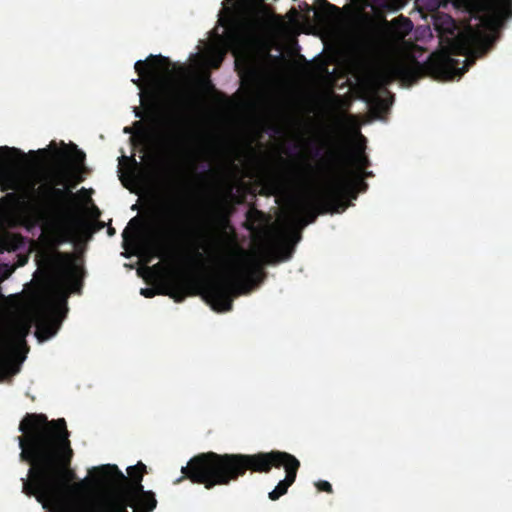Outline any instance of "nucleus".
<instances>
[{
    "label": "nucleus",
    "mask_w": 512,
    "mask_h": 512,
    "mask_svg": "<svg viewBox=\"0 0 512 512\" xmlns=\"http://www.w3.org/2000/svg\"><path fill=\"white\" fill-rule=\"evenodd\" d=\"M135 116L138 118H143V112L140 110V108L136 107L134 109Z\"/></svg>",
    "instance_id": "obj_35"
},
{
    "label": "nucleus",
    "mask_w": 512,
    "mask_h": 512,
    "mask_svg": "<svg viewBox=\"0 0 512 512\" xmlns=\"http://www.w3.org/2000/svg\"><path fill=\"white\" fill-rule=\"evenodd\" d=\"M95 472L102 482L115 480L125 485L115 489L103 498L74 507L69 512H129L127 509L129 501L142 494L152 493V491L144 490L142 476H138V481L128 483V478L116 465H102L95 468Z\"/></svg>",
    "instance_id": "obj_7"
},
{
    "label": "nucleus",
    "mask_w": 512,
    "mask_h": 512,
    "mask_svg": "<svg viewBox=\"0 0 512 512\" xmlns=\"http://www.w3.org/2000/svg\"><path fill=\"white\" fill-rule=\"evenodd\" d=\"M133 83L136 84L139 87H141V85H142V82H141L140 79L133 80Z\"/></svg>",
    "instance_id": "obj_38"
},
{
    "label": "nucleus",
    "mask_w": 512,
    "mask_h": 512,
    "mask_svg": "<svg viewBox=\"0 0 512 512\" xmlns=\"http://www.w3.org/2000/svg\"><path fill=\"white\" fill-rule=\"evenodd\" d=\"M39 153H46V150L45 149H42V150H38Z\"/></svg>",
    "instance_id": "obj_46"
},
{
    "label": "nucleus",
    "mask_w": 512,
    "mask_h": 512,
    "mask_svg": "<svg viewBox=\"0 0 512 512\" xmlns=\"http://www.w3.org/2000/svg\"><path fill=\"white\" fill-rule=\"evenodd\" d=\"M157 506V499L154 492L142 494L141 496L129 501L128 507L133 512H152Z\"/></svg>",
    "instance_id": "obj_19"
},
{
    "label": "nucleus",
    "mask_w": 512,
    "mask_h": 512,
    "mask_svg": "<svg viewBox=\"0 0 512 512\" xmlns=\"http://www.w3.org/2000/svg\"><path fill=\"white\" fill-rule=\"evenodd\" d=\"M314 155H315V156H319V155H320V150H319V149H316V150H315Z\"/></svg>",
    "instance_id": "obj_42"
},
{
    "label": "nucleus",
    "mask_w": 512,
    "mask_h": 512,
    "mask_svg": "<svg viewBox=\"0 0 512 512\" xmlns=\"http://www.w3.org/2000/svg\"><path fill=\"white\" fill-rule=\"evenodd\" d=\"M373 176V173L372 172H366L365 170L360 173H355V180H352V182L354 183V189L351 190L349 193H348V196L352 195L354 198L357 197V191H356V186L359 185L361 186V190L362 191H365L368 187L367 183H365L363 181L364 177H372Z\"/></svg>",
    "instance_id": "obj_25"
},
{
    "label": "nucleus",
    "mask_w": 512,
    "mask_h": 512,
    "mask_svg": "<svg viewBox=\"0 0 512 512\" xmlns=\"http://www.w3.org/2000/svg\"><path fill=\"white\" fill-rule=\"evenodd\" d=\"M222 60H223V57L220 56V55H217V56H213L210 60V65L214 68V69H217L220 67L221 63H222Z\"/></svg>",
    "instance_id": "obj_33"
},
{
    "label": "nucleus",
    "mask_w": 512,
    "mask_h": 512,
    "mask_svg": "<svg viewBox=\"0 0 512 512\" xmlns=\"http://www.w3.org/2000/svg\"><path fill=\"white\" fill-rule=\"evenodd\" d=\"M207 84L211 87H213V85L211 84V81L207 80Z\"/></svg>",
    "instance_id": "obj_47"
},
{
    "label": "nucleus",
    "mask_w": 512,
    "mask_h": 512,
    "mask_svg": "<svg viewBox=\"0 0 512 512\" xmlns=\"http://www.w3.org/2000/svg\"><path fill=\"white\" fill-rule=\"evenodd\" d=\"M169 176L170 179H180V176H182V170L178 164L173 163V165L169 166Z\"/></svg>",
    "instance_id": "obj_31"
},
{
    "label": "nucleus",
    "mask_w": 512,
    "mask_h": 512,
    "mask_svg": "<svg viewBox=\"0 0 512 512\" xmlns=\"http://www.w3.org/2000/svg\"><path fill=\"white\" fill-rule=\"evenodd\" d=\"M140 293L146 298H152L156 294H161L160 291L158 292L154 288H142Z\"/></svg>",
    "instance_id": "obj_32"
},
{
    "label": "nucleus",
    "mask_w": 512,
    "mask_h": 512,
    "mask_svg": "<svg viewBox=\"0 0 512 512\" xmlns=\"http://www.w3.org/2000/svg\"><path fill=\"white\" fill-rule=\"evenodd\" d=\"M83 181V178L82 177H79L76 181V183H74L71 187L74 188L76 186L77 183Z\"/></svg>",
    "instance_id": "obj_40"
},
{
    "label": "nucleus",
    "mask_w": 512,
    "mask_h": 512,
    "mask_svg": "<svg viewBox=\"0 0 512 512\" xmlns=\"http://www.w3.org/2000/svg\"><path fill=\"white\" fill-rule=\"evenodd\" d=\"M293 249L287 245H282L277 253H269L266 256V263H276L279 261L288 260L291 258Z\"/></svg>",
    "instance_id": "obj_23"
},
{
    "label": "nucleus",
    "mask_w": 512,
    "mask_h": 512,
    "mask_svg": "<svg viewBox=\"0 0 512 512\" xmlns=\"http://www.w3.org/2000/svg\"><path fill=\"white\" fill-rule=\"evenodd\" d=\"M107 232H108V235H109V236H113V235L115 234V229H114L113 227H111V226H110V227L108 228V231H107Z\"/></svg>",
    "instance_id": "obj_36"
},
{
    "label": "nucleus",
    "mask_w": 512,
    "mask_h": 512,
    "mask_svg": "<svg viewBox=\"0 0 512 512\" xmlns=\"http://www.w3.org/2000/svg\"><path fill=\"white\" fill-rule=\"evenodd\" d=\"M321 164L332 176L330 181L345 177L351 183V188L347 192L348 194L354 189V183L351 179L354 172L351 166L355 168V173H362L370 166V161L363 150L350 154L342 142L329 141L328 149L321 159Z\"/></svg>",
    "instance_id": "obj_10"
},
{
    "label": "nucleus",
    "mask_w": 512,
    "mask_h": 512,
    "mask_svg": "<svg viewBox=\"0 0 512 512\" xmlns=\"http://www.w3.org/2000/svg\"><path fill=\"white\" fill-rule=\"evenodd\" d=\"M131 161L133 162L134 165H138L137 161L135 160V158H131Z\"/></svg>",
    "instance_id": "obj_43"
},
{
    "label": "nucleus",
    "mask_w": 512,
    "mask_h": 512,
    "mask_svg": "<svg viewBox=\"0 0 512 512\" xmlns=\"http://www.w3.org/2000/svg\"><path fill=\"white\" fill-rule=\"evenodd\" d=\"M85 225L84 221L76 215H68L54 230L55 242L62 244L73 241L79 234V230Z\"/></svg>",
    "instance_id": "obj_13"
},
{
    "label": "nucleus",
    "mask_w": 512,
    "mask_h": 512,
    "mask_svg": "<svg viewBox=\"0 0 512 512\" xmlns=\"http://www.w3.org/2000/svg\"><path fill=\"white\" fill-rule=\"evenodd\" d=\"M166 88V84L164 81H158L152 88L148 91L141 93V101L142 105L148 110L150 113L156 111L159 107L160 101L163 96V92Z\"/></svg>",
    "instance_id": "obj_18"
},
{
    "label": "nucleus",
    "mask_w": 512,
    "mask_h": 512,
    "mask_svg": "<svg viewBox=\"0 0 512 512\" xmlns=\"http://www.w3.org/2000/svg\"><path fill=\"white\" fill-rule=\"evenodd\" d=\"M153 250L155 252V255L157 257H160V258L171 257L172 256V253H171L170 249L167 246L162 245V244L156 245L153 248Z\"/></svg>",
    "instance_id": "obj_29"
},
{
    "label": "nucleus",
    "mask_w": 512,
    "mask_h": 512,
    "mask_svg": "<svg viewBox=\"0 0 512 512\" xmlns=\"http://www.w3.org/2000/svg\"><path fill=\"white\" fill-rule=\"evenodd\" d=\"M73 153L69 155L66 150L56 151L55 157L61 167L62 176H66L70 169L79 170L83 168L86 154L77 148L75 144H71Z\"/></svg>",
    "instance_id": "obj_14"
},
{
    "label": "nucleus",
    "mask_w": 512,
    "mask_h": 512,
    "mask_svg": "<svg viewBox=\"0 0 512 512\" xmlns=\"http://www.w3.org/2000/svg\"><path fill=\"white\" fill-rule=\"evenodd\" d=\"M58 255L69 262L67 272H68L69 276L74 277L77 272V267L73 263V256L68 253H58Z\"/></svg>",
    "instance_id": "obj_28"
},
{
    "label": "nucleus",
    "mask_w": 512,
    "mask_h": 512,
    "mask_svg": "<svg viewBox=\"0 0 512 512\" xmlns=\"http://www.w3.org/2000/svg\"><path fill=\"white\" fill-rule=\"evenodd\" d=\"M222 206L223 199L217 198L201 221L192 218L183 205L171 206L163 210L162 218L169 220L166 222L168 223L166 231L170 238L185 242L193 248V257L189 258L190 262L197 264L202 262L203 254L200 249L207 251L211 238V223L219 215Z\"/></svg>",
    "instance_id": "obj_5"
},
{
    "label": "nucleus",
    "mask_w": 512,
    "mask_h": 512,
    "mask_svg": "<svg viewBox=\"0 0 512 512\" xmlns=\"http://www.w3.org/2000/svg\"><path fill=\"white\" fill-rule=\"evenodd\" d=\"M7 167L8 166L2 168L4 170L2 190H11V193L26 194V200H30V195L35 193L36 183L33 181L24 183L18 175L8 170Z\"/></svg>",
    "instance_id": "obj_15"
},
{
    "label": "nucleus",
    "mask_w": 512,
    "mask_h": 512,
    "mask_svg": "<svg viewBox=\"0 0 512 512\" xmlns=\"http://www.w3.org/2000/svg\"><path fill=\"white\" fill-rule=\"evenodd\" d=\"M122 237H123V241L126 242L129 240V237H130V231L128 230V228H125L123 233H122Z\"/></svg>",
    "instance_id": "obj_34"
},
{
    "label": "nucleus",
    "mask_w": 512,
    "mask_h": 512,
    "mask_svg": "<svg viewBox=\"0 0 512 512\" xmlns=\"http://www.w3.org/2000/svg\"><path fill=\"white\" fill-rule=\"evenodd\" d=\"M287 175L284 173H275L271 175L266 182V188L269 195L282 194L287 187Z\"/></svg>",
    "instance_id": "obj_20"
},
{
    "label": "nucleus",
    "mask_w": 512,
    "mask_h": 512,
    "mask_svg": "<svg viewBox=\"0 0 512 512\" xmlns=\"http://www.w3.org/2000/svg\"><path fill=\"white\" fill-rule=\"evenodd\" d=\"M351 188V183L341 177L335 181H329L321 191L299 197L295 200V206L298 212L304 214L301 219L302 225L314 223L319 214L340 213L347 209V192Z\"/></svg>",
    "instance_id": "obj_8"
},
{
    "label": "nucleus",
    "mask_w": 512,
    "mask_h": 512,
    "mask_svg": "<svg viewBox=\"0 0 512 512\" xmlns=\"http://www.w3.org/2000/svg\"><path fill=\"white\" fill-rule=\"evenodd\" d=\"M315 486L318 491L326 492L329 494L333 493L332 485L326 480H319L315 483Z\"/></svg>",
    "instance_id": "obj_30"
},
{
    "label": "nucleus",
    "mask_w": 512,
    "mask_h": 512,
    "mask_svg": "<svg viewBox=\"0 0 512 512\" xmlns=\"http://www.w3.org/2000/svg\"><path fill=\"white\" fill-rule=\"evenodd\" d=\"M161 125L162 145L170 151L185 156L193 166L200 155L207 153L206 149H196L194 137L188 129L187 118L180 105H177V109L172 114L161 119Z\"/></svg>",
    "instance_id": "obj_9"
},
{
    "label": "nucleus",
    "mask_w": 512,
    "mask_h": 512,
    "mask_svg": "<svg viewBox=\"0 0 512 512\" xmlns=\"http://www.w3.org/2000/svg\"><path fill=\"white\" fill-rule=\"evenodd\" d=\"M127 473L130 478V480L128 479V483L138 481V476L143 477L146 473V465L142 462H138L136 465L128 467Z\"/></svg>",
    "instance_id": "obj_27"
},
{
    "label": "nucleus",
    "mask_w": 512,
    "mask_h": 512,
    "mask_svg": "<svg viewBox=\"0 0 512 512\" xmlns=\"http://www.w3.org/2000/svg\"><path fill=\"white\" fill-rule=\"evenodd\" d=\"M435 26L442 32L452 33L455 28V22L451 16L445 15L436 20Z\"/></svg>",
    "instance_id": "obj_26"
},
{
    "label": "nucleus",
    "mask_w": 512,
    "mask_h": 512,
    "mask_svg": "<svg viewBox=\"0 0 512 512\" xmlns=\"http://www.w3.org/2000/svg\"><path fill=\"white\" fill-rule=\"evenodd\" d=\"M264 276L261 264L256 259H247L234 266L228 274H222L201 283L203 293L213 309L218 312L231 311L233 297L240 295L247 285Z\"/></svg>",
    "instance_id": "obj_6"
},
{
    "label": "nucleus",
    "mask_w": 512,
    "mask_h": 512,
    "mask_svg": "<svg viewBox=\"0 0 512 512\" xmlns=\"http://www.w3.org/2000/svg\"><path fill=\"white\" fill-rule=\"evenodd\" d=\"M23 155V152L14 147L0 146V168L11 165V156Z\"/></svg>",
    "instance_id": "obj_24"
},
{
    "label": "nucleus",
    "mask_w": 512,
    "mask_h": 512,
    "mask_svg": "<svg viewBox=\"0 0 512 512\" xmlns=\"http://www.w3.org/2000/svg\"><path fill=\"white\" fill-rule=\"evenodd\" d=\"M391 24H392L395 32L403 37L408 35L413 28L412 21L403 15H400V16L396 17L395 19H393L391 21Z\"/></svg>",
    "instance_id": "obj_21"
},
{
    "label": "nucleus",
    "mask_w": 512,
    "mask_h": 512,
    "mask_svg": "<svg viewBox=\"0 0 512 512\" xmlns=\"http://www.w3.org/2000/svg\"><path fill=\"white\" fill-rule=\"evenodd\" d=\"M489 9L491 21L498 27L512 18V0H494Z\"/></svg>",
    "instance_id": "obj_17"
},
{
    "label": "nucleus",
    "mask_w": 512,
    "mask_h": 512,
    "mask_svg": "<svg viewBox=\"0 0 512 512\" xmlns=\"http://www.w3.org/2000/svg\"><path fill=\"white\" fill-rule=\"evenodd\" d=\"M477 37L474 31L459 34L451 41L448 50L432 53L428 60L421 64L416 59L409 62L397 61L389 65L385 70L370 75L363 83L367 101L378 107L385 105V100L380 93L388 92L385 88L393 79L399 78L409 84L415 83L423 72H428L436 79L452 80L461 77L467 70L468 65L460 67L461 62L451 55H468L474 48Z\"/></svg>",
    "instance_id": "obj_3"
},
{
    "label": "nucleus",
    "mask_w": 512,
    "mask_h": 512,
    "mask_svg": "<svg viewBox=\"0 0 512 512\" xmlns=\"http://www.w3.org/2000/svg\"><path fill=\"white\" fill-rule=\"evenodd\" d=\"M283 467L286 476L269 493V499L278 500L295 482L300 461L292 454L279 450L256 454L203 452L192 457L182 467L183 477L206 489L227 486L243 477L247 471L269 473L272 468Z\"/></svg>",
    "instance_id": "obj_2"
},
{
    "label": "nucleus",
    "mask_w": 512,
    "mask_h": 512,
    "mask_svg": "<svg viewBox=\"0 0 512 512\" xmlns=\"http://www.w3.org/2000/svg\"><path fill=\"white\" fill-rule=\"evenodd\" d=\"M20 459L30 464L29 479L22 478V492L35 496L43 507L61 506L68 493L83 488L70 468L73 450L64 418L48 420L45 414L27 413L19 424Z\"/></svg>",
    "instance_id": "obj_1"
},
{
    "label": "nucleus",
    "mask_w": 512,
    "mask_h": 512,
    "mask_svg": "<svg viewBox=\"0 0 512 512\" xmlns=\"http://www.w3.org/2000/svg\"><path fill=\"white\" fill-rule=\"evenodd\" d=\"M57 185H63L64 182L62 180L56 182Z\"/></svg>",
    "instance_id": "obj_45"
},
{
    "label": "nucleus",
    "mask_w": 512,
    "mask_h": 512,
    "mask_svg": "<svg viewBox=\"0 0 512 512\" xmlns=\"http://www.w3.org/2000/svg\"><path fill=\"white\" fill-rule=\"evenodd\" d=\"M35 192L41 197L26 200V194L6 193L0 198V224L9 215L15 224L31 229L44 222L48 212L58 209L67 198L74 196L71 190L42 184Z\"/></svg>",
    "instance_id": "obj_4"
},
{
    "label": "nucleus",
    "mask_w": 512,
    "mask_h": 512,
    "mask_svg": "<svg viewBox=\"0 0 512 512\" xmlns=\"http://www.w3.org/2000/svg\"><path fill=\"white\" fill-rule=\"evenodd\" d=\"M160 269H161V264L160 263H157V264L152 266V270L159 271Z\"/></svg>",
    "instance_id": "obj_37"
},
{
    "label": "nucleus",
    "mask_w": 512,
    "mask_h": 512,
    "mask_svg": "<svg viewBox=\"0 0 512 512\" xmlns=\"http://www.w3.org/2000/svg\"><path fill=\"white\" fill-rule=\"evenodd\" d=\"M137 222H138V218H137V217H134V218H132V219L130 220L129 225H132V224L137 223Z\"/></svg>",
    "instance_id": "obj_39"
},
{
    "label": "nucleus",
    "mask_w": 512,
    "mask_h": 512,
    "mask_svg": "<svg viewBox=\"0 0 512 512\" xmlns=\"http://www.w3.org/2000/svg\"><path fill=\"white\" fill-rule=\"evenodd\" d=\"M66 312L67 307L65 300L51 302L41 310L35 333L40 342L50 339L57 333Z\"/></svg>",
    "instance_id": "obj_11"
},
{
    "label": "nucleus",
    "mask_w": 512,
    "mask_h": 512,
    "mask_svg": "<svg viewBox=\"0 0 512 512\" xmlns=\"http://www.w3.org/2000/svg\"><path fill=\"white\" fill-rule=\"evenodd\" d=\"M196 281L193 277L188 276L182 284H173L160 290L162 295H168L175 302H182L188 295H195Z\"/></svg>",
    "instance_id": "obj_16"
},
{
    "label": "nucleus",
    "mask_w": 512,
    "mask_h": 512,
    "mask_svg": "<svg viewBox=\"0 0 512 512\" xmlns=\"http://www.w3.org/2000/svg\"><path fill=\"white\" fill-rule=\"evenodd\" d=\"M78 193H80V194H84V193H86V189H85V188H81V189H80V191H79Z\"/></svg>",
    "instance_id": "obj_41"
},
{
    "label": "nucleus",
    "mask_w": 512,
    "mask_h": 512,
    "mask_svg": "<svg viewBox=\"0 0 512 512\" xmlns=\"http://www.w3.org/2000/svg\"><path fill=\"white\" fill-rule=\"evenodd\" d=\"M134 125H135V126H141V122H140V121H136V122L134 123Z\"/></svg>",
    "instance_id": "obj_44"
},
{
    "label": "nucleus",
    "mask_w": 512,
    "mask_h": 512,
    "mask_svg": "<svg viewBox=\"0 0 512 512\" xmlns=\"http://www.w3.org/2000/svg\"><path fill=\"white\" fill-rule=\"evenodd\" d=\"M264 221L263 212L257 209H249L246 213V228L250 231L256 230Z\"/></svg>",
    "instance_id": "obj_22"
},
{
    "label": "nucleus",
    "mask_w": 512,
    "mask_h": 512,
    "mask_svg": "<svg viewBox=\"0 0 512 512\" xmlns=\"http://www.w3.org/2000/svg\"><path fill=\"white\" fill-rule=\"evenodd\" d=\"M172 65L169 58L162 55H150L146 61L139 60L135 63L134 69L139 76H143L147 69L150 70L151 75L160 77L170 73V66Z\"/></svg>",
    "instance_id": "obj_12"
}]
</instances>
